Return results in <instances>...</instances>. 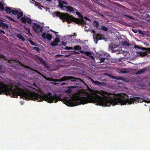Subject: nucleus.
<instances>
[{
    "instance_id": "09e8293b",
    "label": "nucleus",
    "mask_w": 150,
    "mask_h": 150,
    "mask_svg": "<svg viewBox=\"0 0 150 150\" xmlns=\"http://www.w3.org/2000/svg\"><path fill=\"white\" fill-rule=\"evenodd\" d=\"M34 49L37 51H38L39 50V48L38 47H34Z\"/></svg>"
},
{
    "instance_id": "4c0bfd02",
    "label": "nucleus",
    "mask_w": 150,
    "mask_h": 150,
    "mask_svg": "<svg viewBox=\"0 0 150 150\" xmlns=\"http://www.w3.org/2000/svg\"><path fill=\"white\" fill-rule=\"evenodd\" d=\"M40 61L42 62V63L44 64L45 66L47 64L46 62H45L44 59L42 58H41L40 59Z\"/></svg>"
},
{
    "instance_id": "680f3d73",
    "label": "nucleus",
    "mask_w": 150,
    "mask_h": 150,
    "mask_svg": "<svg viewBox=\"0 0 150 150\" xmlns=\"http://www.w3.org/2000/svg\"><path fill=\"white\" fill-rule=\"evenodd\" d=\"M34 85L35 86H36V84H35V83H34Z\"/></svg>"
},
{
    "instance_id": "412c9836",
    "label": "nucleus",
    "mask_w": 150,
    "mask_h": 150,
    "mask_svg": "<svg viewBox=\"0 0 150 150\" xmlns=\"http://www.w3.org/2000/svg\"><path fill=\"white\" fill-rule=\"evenodd\" d=\"M115 79L118 80H122L124 81H126V79L124 77L121 76H115Z\"/></svg>"
},
{
    "instance_id": "f704fd0d",
    "label": "nucleus",
    "mask_w": 150,
    "mask_h": 150,
    "mask_svg": "<svg viewBox=\"0 0 150 150\" xmlns=\"http://www.w3.org/2000/svg\"><path fill=\"white\" fill-rule=\"evenodd\" d=\"M107 75L110 78H112L113 79H115V76H112L110 74H107Z\"/></svg>"
},
{
    "instance_id": "a878e982",
    "label": "nucleus",
    "mask_w": 150,
    "mask_h": 150,
    "mask_svg": "<svg viewBox=\"0 0 150 150\" xmlns=\"http://www.w3.org/2000/svg\"><path fill=\"white\" fill-rule=\"evenodd\" d=\"M19 11L17 10H12V13L15 15H17Z\"/></svg>"
},
{
    "instance_id": "6e6552de",
    "label": "nucleus",
    "mask_w": 150,
    "mask_h": 150,
    "mask_svg": "<svg viewBox=\"0 0 150 150\" xmlns=\"http://www.w3.org/2000/svg\"><path fill=\"white\" fill-rule=\"evenodd\" d=\"M103 55L101 56H99V58L100 60V63L103 62H104L105 59H109V57H110V55L109 54L106 52H104L103 53Z\"/></svg>"
},
{
    "instance_id": "de8ad7c7",
    "label": "nucleus",
    "mask_w": 150,
    "mask_h": 150,
    "mask_svg": "<svg viewBox=\"0 0 150 150\" xmlns=\"http://www.w3.org/2000/svg\"><path fill=\"white\" fill-rule=\"evenodd\" d=\"M100 68L103 69H105L107 68V67L105 66V67H103V66H101Z\"/></svg>"
},
{
    "instance_id": "423d86ee",
    "label": "nucleus",
    "mask_w": 150,
    "mask_h": 150,
    "mask_svg": "<svg viewBox=\"0 0 150 150\" xmlns=\"http://www.w3.org/2000/svg\"><path fill=\"white\" fill-rule=\"evenodd\" d=\"M77 79H80L74 78L72 76H64L62 78L59 79H53L52 81L54 82H62L64 81H66L68 80H71V81L74 82L76 81V80Z\"/></svg>"
},
{
    "instance_id": "774afa93",
    "label": "nucleus",
    "mask_w": 150,
    "mask_h": 150,
    "mask_svg": "<svg viewBox=\"0 0 150 150\" xmlns=\"http://www.w3.org/2000/svg\"><path fill=\"white\" fill-rule=\"evenodd\" d=\"M10 60H9L8 61V62L10 63Z\"/></svg>"
},
{
    "instance_id": "e433bc0d",
    "label": "nucleus",
    "mask_w": 150,
    "mask_h": 150,
    "mask_svg": "<svg viewBox=\"0 0 150 150\" xmlns=\"http://www.w3.org/2000/svg\"><path fill=\"white\" fill-rule=\"evenodd\" d=\"M76 13L77 15H78L79 16L80 18H81L83 17V16L81 14V13H80L79 12H78V11L76 12Z\"/></svg>"
},
{
    "instance_id": "37998d69",
    "label": "nucleus",
    "mask_w": 150,
    "mask_h": 150,
    "mask_svg": "<svg viewBox=\"0 0 150 150\" xmlns=\"http://www.w3.org/2000/svg\"><path fill=\"white\" fill-rule=\"evenodd\" d=\"M61 44L64 46H65L67 45V43L63 41L62 42Z\"/></svg>"
},
{
    "instance_id": "72a5a7b5",
    "label": "nucleus",
    "mask_w": 150,
    "mask_h": 150,
    "mask_svg": "<svg viewBox=\"0 0 150 150\" xmlns=\"http://www.w3.org/2000/svg\"><path fill=\"white\" fill-rule=\"evenodd\" d=\"M5 17L6 18L9 19L10 20L14 22H16V21L15 20H14L11 17L9 16H6Z\"/></svg>"
},
{
    "instance_id": "69168bd1",
    "label": "nucleus",
    "mask_w": 150,
    "mask_h": 150,
    "mask_svg": "<svg viewBox=\"0 0 150 150\" xmlns=\"http://www.w3.org/2000/svg\"><path fill=\"white\" fill-rule=\"evenodd\" d=\"M94 35H95L96 34V33H95V31H94Z\"/></svg>"
},
{
    "instance_id": "6e6d98bb",
    "label": "nucleus",
    "mask_w": 150,
    "mask_h": 150,
    "mask_svg": "<svg viewBox=\"0 0 150 150\" xmlns=\"http://www.w3.org/2000/svg\"><path fill=\"white\" fill-rule=\"evenodd\" d=\"M150 15H149V14H148V15H147V18H149V17H150Z\"/></svg>"
},
{
    "instance_id": "864d4df0",
    "label": "nucleus",
    "mask_w": 150,
    "mask_h": 150,
    "mask_svg": "<svg viewBox=\"0 0 150 150\" xmlns=\"http://www.w3.org/2000/svg\"><path fill=\"white\" fill-rule=\"evenodd\" d=\"M84 18L85 19V20H88V18L86 17H84Z\"/></svg>"
},
{
    "instance_id": "6ab92c4d",
    "label": "nucleus",
    "mask_w": 150,
    "mask_h": 150,
    "mask_svg": "<svg viewBox=\"0 0 150 150\" xmlns=\"http://www.w3.org/2000/svg\"><path fill=\"white\" fill-rule=\"evenodd\" d=\"M4 10L5 12L7 13H10L12 12L11 9L8 6L5 7Z\"/></svg>"
},
{
    "instance_id": "49530a36",
    "label": "nucleus",
    "mask_w": 150,
    "mask_h": 150,
    "mask_svg": "<svg viewBox=\"0 0 150 150\" xmlns=\"http://www.w3.org/2000/svg\"><path fill=\"white\" fill-rule=\"evenodd\" d=\"M132 31L133 32L135 33H137V30L136 29H132Z\"/></svg>"
},
{
    "instance_id": "7c9ffc66",
    "label": "nucleus",
    "mask_w": 150,
    "mask_h": 150,
    "mask_svg": "<svg viewBox=\"0 0 150 150\" xmlns=\"http://www.w3.org/2000/svg\"><path fill=\"white\" fill-rule=\"evenodd\" d=\"M101 29L102 30L105 31H107L108 29V28L105 26H102Z\"/></svg>"
},
{
    "instance_id": "9b49d317",
    "label": "nucleus",
    "mask_w": 150,
    "mask_h": 150,
    "mask_svg": "<svg viewBox=\"0 0 150 150\" xmlns=\"http://www.w3.org/2000/svg\"><path fill=\"white\" fill-rule=\"evenodd\" d=\"M64 7L66 8L67 11L73 12L77 11V10L76 8L70 6H64Z\"/></svg>"
},
{
    "instance_id": "4468645a",
    "label": "nucleus",
    "mask_w": 150,
    "mask_h": 150,
    "mask_svg": "<svg viewBox=\"0 0 150 150\" xmlns=\"http://www.w3.org/2000/svg\"><path fill=\"white\" fill-rule=\"evenodd\" d=\"M77 87V86H69L67 87V88L69 89L65 90V92L67 93H70L72 92V89L76 88Z\"/></svg>"
},
{
    "instance_id": "0e129e2a",
    "label": "nucleus",
    "mask_w": 150,
    "mask_h": 150,
    "mask_svg": "<svg viewBox=\"0 0 150 150\" xmlns=\"http://www.w3.org/2000/svg\"><path fill=\"white\" fill-rule=\"evenodd\" d=\"M142 102H143V101H141L140 102L139 101V102L140 103H142Z\"/></svg>"
},
{
    "instance_id": "7ed1b4c3",
    "label": "nucleus",
    "mask_w": 150,
    "mask_h": 150,
    "mask_svg": "<svg viewBox=\"0 0 150 150\" xmlns=\"http://www.w3.org/2000/svg\"><path fill=\"white\" fill-rule=\"evenodd\" d=\"M4 94L13 98H17L19 96L23 99L28 100V91H25L17 86L14 88L0 82V95Z\"/></svg>"
},
{
    "instance_id": "f8f14e48",
    "label": "nucleus",
    "mask_w": 150,
    "mask_h": 150,
    "mask_svg": "<svg viewBox=\"0 0 150 150\" xmlns=\"http://www.w3.org/2000/svg\"><path fill=\"white\" fill-rule=\"evenodd\" d=\"M96 38L97 40L96 42V44L97 43V40H98L105 39L104 38V35L100 34H97L95 38L94 37V40H95Z\"/></svg>"
},
{
    "instance_id": "1a4fd4ad",
    "label": "nucleus",
    "mask_w": 150,
    "mask_h": 150,
    "mask_svg": "<svg viewBox=\"0 0 150 150\" xmlns=\"http://www.w3.org/2000/svg\"><path fill=\"white\" fill-rule=\"evenodd\" d=\"M43 38L45 39H47L49 40H50L52 38V36L49 33L47 34L45 32L43 33L42 34Z\"/></svg>"
},
{
    "instance_id": "f257e3e1",
    "label": "nucleus",
    "mask_w": 150,
    "mask_h": 150,
    "mask_svg": "<svg viewBox=\"0 0 150 150\" xmlns=\"http://www.w3.org/2000/svg\"><path fill=\"white\" fill-rule=\"evenodd\" d=\"M98 93L101 96L96 94L97 91L94 90V104L97 105H100L103 107L110 106L111 105H113L119 104L124 105L128 103L131 104L135 102H139V100L141 98L134 96L129 98H118L117 94L103 91H98Z\"/></svg>"
},
{
    "instance_id": "aec40b11",
    "label": "nucleus",
    "mask_w": 150,
    "mask_h": 150,
    "mask_svg": "<svg viewBox=\"0 0 150 150\" xmlns=\"http://www.w3.org/2000/svg\"><path fill=\"white\" fill-rule=\"evenodd\" d=\"M122 17L123 18H125L126 19H127L126 17H127L129 18L132 19V20L134 19L133 17H132L129 15H126L125 14H122Z\"/></svg>"
},
{
    "instance_id": "ddd939ff",
    "label": "nucleus",
    "mask_w": 150,
    "mask_h": 150,
    "mask_svg": "<svg viewBox=\"0 0 150 150\" xmlns=\"http://www.w3.org/2000/svg\"><path fill=\"white\" fill-rule=\"evenodd\" d=\"M60 42L58 38H56L52 42L50 43L52 47H54L57 46L58 45V43Z\"/></svg>"
},
{
    "instance_id": "c03bdc74",
    "label": "nucleus",
    "mask_w": 150,
    "mask_h": 150,
    "mask_svg": "<svg viewBox=\"0 0 150 150\" xmlns=\"http://www.w3.org/2000/svg\"><path fill=\"white\" fill-rule=\"evenodd\" d=\"M138 32H139V33L140 34H141V35L143 34V35H144V34L143 33V31L142 30H139V31Z\"/></svg>"
},
{
    "instance_id": "0eeeda50",
    "label": "nucleus",
    "mask_w": 150,
    "mask_h": 150,
    "mask_svg": "<svg viewBox=\"0 0 150 150\" xmlns=\"http://www.w3.org/2000/svg\"><path fill=\"white\" fill-rule=\"evenodd\" d=\"M41 25L37 23H33V30L35 32L39 33L40 32H42L43 27H40Z\"/></svg>"
},
{
    "instance_id": "bf43d9fd",
    "label": "nucleus",
    "mask_w": 150,
    "mask_h": 150,
    "mask_svg": "<svg viewBox=\"0 0 150 150\" xmlns=\"http://www.w3.org/2000/svg\"><path fill=\"white\" fill-rule=\"evenodd\" d=\"M75 52V53H76V54H79V52Z\"/></svg>"
},
{
    "instance_id": "a18cd8bd",
    "label": "nucleus",
    "mask_w": 150,
    "mask_h": 150,
    "mask_svg": "<svg viewBox=\"0 0 150 150\" xmlns=\"http://www.w3.org/2000/svg\"><path fill=\"white\" fill-rule=\"evenodd\" d=\"M57 12H54V13H52V15L53 17H54L55 16H56V14H57Z\"/></svg>"
},
{
    "instance_id": "4be33fe9",
    "label": "nucleus",
    "mask_w": 150,
    "mask_h": 150,
    "mask_svg": "<svg viewBox=\"0 0 150 150\" xmlns=\"http://www.w3.org/2000/svg\"><path fill=\"white\" fill-rule=\"evenodd\" d=\"M0 27H2L3 28L6 27V28H8V26L5 23L2 22H0Z\"/></svg>"
},
{
    "instance_id": "b1692460",
    "label": "nucleus",
    "mask_w": 150,
    "mask_h": 150,
    "mask_svg": "<svg viewBox=\"0 0 150 150\" xmlns=\"http://www.w3.org/2000/svg\"><path fill=\"white\" fill-rule=\"evenodd\" d=\"M81 49V47L79 45H76L74 47V50H80Z\"/></svg>"
},
{
    "instance_id": "e2e57ef3",
    "label": "nucleus",
    "mask_w": 150,
    "mask_h": 150,
    "mask_svg": "<svg viewBox=\"0 0 150 150\" xmlns=\"http://www.w3.org/2000/svg\"><path fill=\"white\" fill-rule=\"evenodd\" d=\"M148 85L150 86V82L149 83Z\"/></svg>"
},
{
    "instance_id": "79ce46f5",
    "label": "nucleus",
    "mask_w": 150,
    "mask_h": 150,
    "mask_svg": "<svg viewBox=\"0 0 150 150\" xmlns=\"http://www.w3.org/2000/svg\"><path fill=\"white\" fill-rule=\"evenodd\" d=\"M61 1L63 4H64L65 5H67L68 4L65 1Z\"/></svg>"
},
{
    "instance_id": "393cba45",
    "label": "nucleus",
    "mask_w": 150,
    "mask_h": 150,
    "mask_svg": "<svg viewBox=\"0 0 150 150\" xmlns=\"http://www.w3.org/2000/svg\"><path fill=\"white\" fill-rule=\"evenodd\" d=\"M17 37L19 39H21L23 41L25 40L23 37L20 34H18L17 35Z\"/></svg>"
},
{
    "instance_id": "052dcab7",
    "label": "nucleus",
    "mask_w": 150,
    "mask_h": 150,
    "mask_svg": "<svg viewBox=\"0 0 150 150\" xmlns=\"http://www.w3.org/2000/svg\"><path fill=\"white\" fill-rule=\"evenodd\" d=\"M46 0L48 1H51V0Z\"/></svg>"
},
{
    "instance_id": "c85d7f7f",
    "label": "nucleus",
    "mask_w": 150,
    "mask_h": 150,
    "mask_svg": "<svg viewBox=\"0 0 150 150\" xmlns=\"http://www.w3.org/2000/svg\"><path fill=\"white\" fill-rule=\"evenodd\" d=\"M23 66L26 68H28V69H29L32 70L33 71H35L36 72L38 73V71L30 68L28 66Z\"/></svg>"
},
{
    "instance_id": "603ef678",
    "label": "nucleus",
    "mask_w": 150,
    "mask_h": 150,
    "mask_svg": "<svg viewBox=\"0 0 150 150\" xmlns=\"http://www.w3.org/2000/svg\"><path fill=\"white\" fill-rule=\"evenodd\" d=\"M98 16H101L102 17H103V15H102L101 14H100V13L98 14Z\"/></svg>"
},
{
    "instance_id": "39448f33",
    "label": "nucleus",
    "mask_w": 150,
    "mask_h": 150,
    "mask_svg": "<svg viewBox=\"0 0 150 150\" xmlns=\"http://www.w3.org/2000/svg\"><path fill=\"white\" fill-rule=\"evenodd\" d=\"M23 15V14L22 12L18 13L17 14V17L18 19L21 18V20L23 23L25 24L27 23L29 24H31L32 21L30 18L26 16H24V17H22Z\"/></svg>"
},
{
    "instance_id": "dca6fc26",
    "label": "nucleus",
    "mask_w": 150,
    "mask_h": 150,
    "mask_svg": "<svg viewBox=\"0 0 150 150\" xmlns=\"http://www.w3.org/2000/svg\"><path fill=\"white\" fill-rule=\"evenodd\" d=\"M148 69V68H147L145 67L141 69H140L137 71V74H139L142 73H144L145 72V71H146Z\"/></svg>"
},
{
    "instance_id": "2eb2a0df",
    "label": "nucleus",
    "mask_w": 150,
    "mask_h": 150,
    "mask_svg": "<svg viewBox=\"0 0 150 150\" xmlns=\"http://www.w3.org/2000/svg\"><path fill=\"white\" fill-rule=\"evenodd\" d=\"M134 48L135 49L138 48L139 49H141L143 51L148 50L149 52H150V48H146L143 47H139L137 45H135L134 46Z\"/></svg>"
},
{
    "instance_id": "a211bd4d",
    "label": "nucleus",
    "mask_w": 150,
    "mask_h": 150,
    "mask_svg": "<svg viewBox=\"0 0 150 150\" xmlns=\"http://www.w3.org/2000/svg\"><path fill=\"white\" fill-rule=\"evenodd\" d=\"M94 84L102 86H104L106 85V83L105 82H100L98 81H94Z\"/></svg>"
},
{
    "instance_id": "8fccbe9b",
    "label": "nucleus",
    "mask_w": 150,
    "mask_h": 150,
    "mask_svg": "<svg viewBox=\"0 0 150 150\" xmlns=\"http://www.w3.org/2000/svg\"><path fill=\"white\" fill-rule=\"evenodd\" d=\"M61 56H62V55H61L57 54L56 56V57L57 58L59 57H60Z\"/></svg>"
},
{
    "instance_id": "9d476101",
    "label": "nucleus",
    "mask_w": 150,
    "mask_h": 150,
    "mask_svg": "<svg viewBox=\"0 0 150 150\" xmlns=\"http://www.w3.org/2000/svg\"><path fill=\"white\" fill-rule=\"evenodd\" d=\"M118 47L117 45L115 44L112 43L109 45V49L112 50V53L115 52L116 51H118L117 50H113L115 48H117Z\"/></svg>"
},
{
    "instance_id": "cd10ccee",
    "label": "nucleus",
    "mask_w": 150,
    "mask_h": 150,
    "mask_svg": "<svg viewBox=\"0 0 150 150\" xmlns=\"http://www.w3.org/2000/svg\"><path fill=\"white\" fill-rule=\"evenodd\" d=\"M5 9L4 6L2 3L1 2L0 4V11H3Z\"/></svg>"
},
{
    "instance_id": "4d7b16f0",
    "label": "nucleus",
    "mask_w": 150,
    "mask_h": 150,
    "mask_svg": "<svg viewBox=\"0 0 150 150\" xmlns=\"http://www.w3.org/2000/svg\"><path fill=\"white\" fill-rule=\"evenodd\" d=\"M91 81L93 83H94V80L93 79H91Z\"/></svg>"
},
{
    "instance_id": "20e7f679",
    "label": "nucleus",
    "mask_w": 150,
    "mask_h": 150,
    "mask_svg": "<svg viewBox=\"0 0 150 150\" xmlns=\"http://www.w3.org/2000/svg\"><path fill=\"white\" fill-rule=\"evenodd\" d=\"M57 12L56 16L59 17L61 19H62L63 22H64L66 21V22L70 23L72 22H74L77 24L81 23L84 25L85 23L83 20H81L71 16H70L68 13H61L59 11Z\"/></svg>"
},
{
    "instance_id": "c9c22d12",
    "label": "nucleus",
    "mask_w": 150,
    "mask_h": 150,
    "mask_svg": "<svg viewBox=\"0 0 150 150\" xmlns=\"http://www.w3.org/2000/svg\"><path fill=\"white\" fill-rule=\"evenodd\" d=\"M65 50H71L73 49V47H70L66 46L64 48Z\"/></svg>"
},
{
    "instance_id": "c756f323",
    "label": "nucleus",
    "mask_w": 150,
    "mask_h": 150,
    "mask_svg": "<svg viewBox=\"0 0 150 150\" xmlns=\"http://www.w3.org/2000/svg\"><path fill=\"white\" fill-rule=\"evenodd\" d=\"M94 26L96 27L97 28L100 29V28L99 27V24L96 21H94Z\"/></svg>"
},
{
    "instance_id": "5fc2aeb1",
    "label": "nucleus",
    "mask_w": 150,
    "mask_h": 150,
    "mask_svg": "<svg viewBox=\"0 0 150 150\" xmlns=\"http://www.w3.org/2000/svg\"><path fill=\"white\" fill-rule=\"evenodd\" d=\"M66 84H67V83H63L62 84V85H65Z\"/></svg>"
},
{
    "instance_id": "a19ab883",
    "label": "nucleus",
    "mask_w": 150,
    "mask_h": 150,
    "mask_svg": "<svg viewBox=\"0 0 150 150\" xmlns=\"http://www.w3.org/2000/svg\"><path fill=\"white\" fill-rule=\"evenodd\" d=\"M0 34H5L4 31L3 30H0Z\"/></svg>"
},
{
    "instance_id": "338daca9",
    "label": "nucleus",
    "mask_w": 150,
    "mask_h": 150,
    "mask_svg": "<svg viewBox=\"0 0 150 150\" xmlns=\"http://www.w3.org/2000/svg\"><path fill=\"white\" fill-rule=\"evenodd\" d=\"M82 53H84V52H83V51H82Z\"/></svg>"
},
{
    "instance_id": "bb28decb",
    "label": "nucleus",
    "mask_w": 150,
    "mask_h": 150,
    "mask_svg": "<svg viewBox=\"0 0 150 150\" xmlns=\"http://www.w3.org/2000/svg\"><path fill=\"white\" fill-rule=\"evenodd\" d=\"M122 45L124 46H129L130 45L126 41H124L122 43Z\"/></svg>"
},
{
    "instance_id": "5701e85b",
    "label": "nucleus",
    "mask_w": 150,
    "mask_h": 150,
    "mask_svg": "<svg viewBox=\"0 0 150 150\" xmlns=\"http://www.w3.org/2000/svg\"><path fill=\"white\" fill-rule=\"evenodd\" d=\"M85 54L87 56H90V57H91L92 59H94V57L92 56H90V55L91 54V53L90 52L86 51L85 52Z\"/></svg>"
},
{
    "instance_id": "3c124183",
    "label": "nucleus",
    "mask_w": 150,
    "mask_h": 150,
    "mask_svg": "<svg viewBox=\"0 0 150 150\" xmlns=\"http://www.w3.org/2000/svg\"><path fill=\"white\" fill-rule=\"evenodd\" d=\"M92 33L93 36V38H94V29L92 30Z\"/></svg>"
},
{
    "instance_id": "f3484780",
    "label": "nucleus",
    "mask_w": 150,
    "mask_h": 150,
    "mask_svg": "<svg viewBox=\"0 0 150 150\" xmlns=\"http://www.w3.org/2000/svg\"><path fill=\"white\" fill-rule=\"evenodd\" d=\"M145 52H138V53L140 55L142 56H144L146 55L147 53L149 52V51L148 50H145Z\"/></svg>"
},
{
    "instance_id": "f03ea898",
    "label": "nucleus",
    "mask_w": 150,
    "mask_h": 150,
    "mask_svg": "<svg viewBox=\"0 0 150 150\" xmlns=\"http://www.w3.org/2000/svg\"><path fill=\"white\" fill-rule=\"evenodd\" d=\"M94 90H92V95L82 91L76 93L73 97L66 98L64 100V103L69 106L84 105L88 103H94Z\"/></svg>"
},
{
    "instance_id": "ea45409f",
    "label": "nucleus",
    "mask_w": 150,
    "mask_h": 150,
    "mask_svg": "<svg viewBox=\"0 0 150 150\" xmlns=\"http://www.w3.org/2000/svg\"><path fill=\"white\" fill-rule=\"evenodd\" d=\"M128 72H129V71H127V70H122L121 71V72H122L123 74H126V73H128Z\"/></svg>"
},
{
    "instance_id": "473e14b6",
    "label": "nucleus",
    "mask_w": 150,
    "mask_h": 150,
    "mask_svg": "<svg viewBox=\"0 0 150 150\" xmlns=\"http://www.w3.org/2000/svg\"><path fill=\"white\" fill-rule=\"evenodd\" d=\"M59 6L61 8H62L64 6L62 1H59Z\"/></svg>"
},
{
    "instance_id": "13d9d810",
    "label": "nucleus",
    "mask_w": 150,
    "mask_h": 150,
    "mask_svg": "<svg viewBox=\"0 0 150 150\" xmlns=\"http://www.w3.org/2000/svg\"><path fill=\"white\" fill-rule=\"evenodd\" d=\"M54 83V84H55V85H57V84H58V83H56V82L54 83Z\"/></svg>"
},
{
    "instance_id": "58836bf2",
    "label": "nucleus",
    "mask_w": 150,
    "mask_h": 150,
    "mask_svg": "<svg viewBox=\"0 0 150 150\" xmlns=\"http://www.w3.org/2000/svg\"><path fill=\"white\" fill-rule=\"evenodd\" d=\"M25 30L26 31L28 32L29 34L31 35V34L30 31V29L29 28H27L25 27Z\"/></svg>"
},
{
    "instance_id": "2f4dec72",
    "label": "nucleus",
    "mask_w": 150,
    "mask_h": 150,
    "mask_svg": "<svg viewBox=\"0 0 150 150\" xmlns=\"http://www.w3.org/2000/svg\"><path fill=\"white\" fill-rule=\"evenodd\" d=\"M28 41L31 44V45H32L35 46H37V44L36 43L33 42L32 41V40H28Z\"/></svg>"
}]
</instances>
